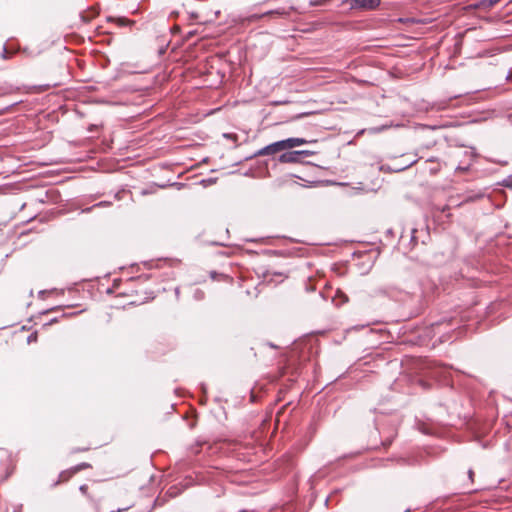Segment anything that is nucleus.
<instances>
[{
  "instance_id": "obj_1",
  "label": "nucleus",
  "mask_w": 512,
  "mask_h": 512,
  "mask_svg": "<svg viewBox=\"0 0 512 512\" xmlns=\"http://www.w3.org/2000/svg\"><path fill=\"white\" fill-rule=\"evenodd\" d=\"M380 3L381 0H342V5L357 11H373L379 7Z\"/></svg>"
},
{
  "instance_id": "obj_2",
  "label": "nucleus",
  "mask_w": 512,
  "mask_h": 512,
  "mask_svg": "<svg viewBox=\"0 0 512 512\" xmlns=\"http://www.w3.org/2000/svg\"><path fill=\"white\" fill-rule=\"evenodd\" d=\"M312 155L311 151L308 150H299V151H289L281 154L279 156V162L281 163H299L302 161L304 157Z\"/></svg>"
},
{
  "instance_id": "obj_3",
  "label": "nucleus",
  "mask_w": 512,
  "mask_h": 512,
  "mask_svg": "<svg viewBox=\"0 0 512 512\" xmlns=\"http://www.w3.org/2000/svg\"><path fill=\"white\" fill-rule=\"evenodd\" d=\"M280 151H283V145L280 141H277L261 148L256 152L255 156L273 155Z\"/></svg>"
},
{
  "instance_id": "obj_4",
  "label": "nucleus",
  "mask_w": 512,
  "mask_h": 512,
  "mask_svg": "<svg viewBox=\"0 0 512 512\" xmlns=\"http://www.w3.org/2000/svg\"><path fill=\"white\" fill-rule=\"evenodd\" d=\"M280 142L283 145V151H284V150L292 149L294 147L306 144L307 140H305L304 138H294L293 137V138H288L285 140H280Z\"/></svg>"
},
{
  "instance_id": "obj_5",
  "label": "nucleus",
  "mask_w": 512,
  "mask_h": 512,
  "mask_svg": "<svg viewBox=\"0 0 512 512\" xmlns=\"http://www.w3.org/2000/svg\"><path fill=\"white\" fill-rule=\"evenodd\" d=\"M90 467V465L88 463H81L77 466H75L72 470L70 471H64L60 474V480L62 481H65L67 480L70 476H72L73 474L81 471L82 469H85V468H88Z\"/></svg>"
},
{
  "instance_id": "obj_6",
  "label": "nucleus",
  "mask_w": 512,
  "mask_h": 512,
  "mask_svg": "<svg viewBox=\"0 0 512 512\" xmlns=\"http://www.w3.org/2000/svg\"><path fill=\"white\" fill-rule=\"evenodd\" d=\"M447 369L443 366H436L434 367L433 371L431 372V376L436 379H445L446 378Z\"/></svg>"
},
{
  "instance_id": "obj_7",
  "label": "nucleus",
  "mask_w": 512,
  "mask_h": 512,
  "mask_svg": "<svg viewBox=\"0 0 512 512\" xmlns=\"http://www.w3.org/2000/svg\"><path fill=\"white\" fill-rule=\"evenodd\" d=\"M273 15L288 16L289 15V11L286 10L285 8H279V9H276V10H271V11H268L266 13H263L260 17L273 16Z\"/></svg>"
},
{
  "instance_id": "obj_8",
  "label": "nucleus",
  "mask_w": 512,
  "mask_h": 512,
  "mask_svg": "<svg viewBox=\"0 0 512 512\" xmlns=\"http://www.w3.org/2000/svg\"><path fill=\"white\" fill-rule=\"evenodd\" d=\"M411 165H412V163L407 164V165H404V166H401V167H394V168H391V167H389V166H387V165H382V166H381V170H382V171H395V172H400V171H402V170H404V169H406V168L410 167Z\"/></svg>"
},
{
  "instance_id": "obj_9",
  "label": "nucleus",
  "mask_w": 512,
  "mask_h": 512,
  "mask_svg": "<svg viewBox=\"0 0 512 512\" xmlns=\"http://www.w3.org/2000/svg\"><path fill=\"white\" fill-rule=\"evenodd\" d=\"M109 20H115L117 22V24L119 26H125V25H128V24H131L132 21L126 19V18H116V19H113V18H109Z\"/></svg>"
},
{
  "instance_id": "obj_10",
  "label": "nucleus",
  "mask_w": 512,
  "mask_h": 512,
  "mask_svg": "<svg viewBox=\"0 0 512 512\" xmlns=\"http://www.w3.org/2000/svg\"><path fill=\"white\" fill-rule=\"evenodd\" d=\"M504 185L508 188H512V174L504 180Z\"/></svg>"
},
{
  "instance_id": "obj_11",
  "label": "nucleus",
  "mask_w": 512,
  "mask_h": 512,
  "mask_svg": "<svg viewBox=\"0 0 512 512\" xmlns=\"http://www.w3.org/2000/svg\"><path fill=\"white\" fill-rule=\"evenodd\" d=\"M439 170H440V166H439V165L432 166V167L430 168V172H431L432 174H436Z\"/></svg>"
},
{
  "instance_id": "obj_12",
  "label": "nucleus",
  "mask_w": 512,
  "mask_h": 512,
  "mask_svg": "<svg viewBox=\"0 0 512 512\" xmlns=\"http://www.w3.org/2000/svg\"><path fill=\"white\" fill-rule=\"evenodd\" d=\"M468 477H469V479L473 482L474 471H473L472 469H469V471H468Z\"/></svg>"
},
{
  "instance_id": "obj_13",
  "label": "nucleus",
  "mask_w": 512,
  "mask_h": 512,
  "mask_svg": "<svg viewBox=\"0 0 512 512\" xmlns=\"http://www.w3.org/2000/svg\"><path fill=\"white\" fill-rule=\"evenodd\" d=\"M391 442H392V439H387V440L383 441L382 444H383L384 447H387V446H389L391 444Z\"/></svg>"
},
{
  "instance_id": "obj_14",
  "label": "nucleus",
  "mask_w": 512,
  "mask_h": 512,
  "mask_svg": "<svg viewBox=\"0 0 512 512\" xmlns=\"http://www.w3.org/2000/svg\"><path fill=\"white\" fill-rule=\"evenodd\" d=\"M7 53H8V52H7V48H6V46H4V47H3V52H2V57H3L4 59H6V58H7Z\"/></svg>"
},
{
  "instance_id": "obj_15",
  "label": "nucleus",
  "mask_w": 512,
  "mask_h": 512,
  "mask_svg": "<svg viewBox=\"0 0 512 512\" xmlns=\"http://www.w3.org/2000/svg\"><path fill=\"white\" fill-rule=\"evenodd\" d=\"M467 167H461V166H457L456 167V171H460V172H464V171H467Z\"/></svg>"
},
{
  "instance_id": "obj_16",
  "label": "nucleus",
  "mask_w": 512,
  "mask_h": 512,
  "mask_svg": "<svg viewBox=\"0 0 512 512\" xmlns=\"http://www.w3.org/2000/svg\"><path fill=\"white\" fill-rule=\"evenodd\" d=\"M87 489H88L87 485H82V486H80V491H81L82 493H86V492H87Z\"/></svg>"
},
{
  "instance_id": "obj_17",
  "label": "nucleus",
  "mask_w": 512,
  "mask_h": 512,
  "mask_svg": "<svg viewBox=\"0 0 512 512\" xmlns=\"http://www.w3.org/2000/svg\"><path fill=\"white\" fill-rule=\"evenodd\" d=\"M499 0H490L491 4H496Z\"/></svg>"
},
{
  "instance_id": "obj_18",
  "label": "nucleus",
  "mask_w": 512,
  "mask_h": 512,
  "mask_svg": "<svg viewBox=\"0 0 512 512\" xmlns=\"http://www.w3.org/2000/svg\"><path fill=\"white\" fill-rule=\"evenodd\" d=\"M440 325H441L440 323H436V324H434L433 326H435V327H439Z\"/></svg>"
},
{
  "instance_id": "obj_19",
  "label": "nucleus",
  "mask_w": 512,
  "mask_h": 512,
  "mask_svg": "<svg viewBox=\"0 0 512 512\" xmlns=\"http://www.w3.org/2000/svg\"><path fill=\"white\" fill-rule=\"evenodd\" d=\"M28 340L29 341L33 340V335L29 336Z\"/></svg>"
},
{
  "instance_id": "obj_20",
  "label": "nucleus",
  "mask_w": 512,
  "mask_h": 512,
  "mask_svg": "<svg viewBox=\"0 0 512 512\" xmlns=\"http://www.w3.org/2000/svg\"><path fill=\"white\" fill-rule=\"evenodd\" d=\"M428 162H434V159L433 158L428 159Z\"/></svg>"
},
{
  "instance_id": "obj_21",
  "label": "nucleus",
  "mask_w": 512,
  "mask_h": 512,
  "mask_svg": "<svg viewBox=\"0 0 512 512\" xmlns=\"http://www.w3.org/2000/svg\"><path fill=\"white\" fill-rule=\"evenodd\" d=\"M193 452H194L195 454H197V453H199V450H198V449H196V450H194Z\"/></svg>"
},
{
  "instance_id": "obj_22",
  "label": "nucleus",
  "mask_w": 512,
  "mask_h": 512,
  "mask_svg": "<svg viewBox=\"0 0 512 512\" xmlns=\"http://www.w3.org/2000/svg\"><path fill=\"white\" fill-rule=\"evenodd\" d=\"M406 512H410L409 510H407Z\"/></svg>"
}]
</instances>
